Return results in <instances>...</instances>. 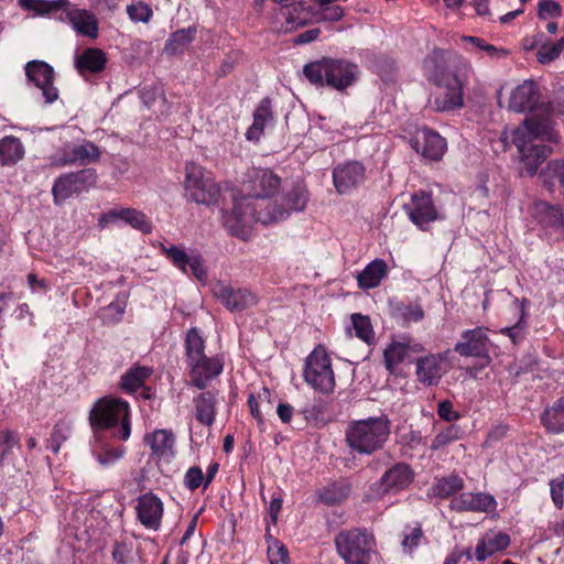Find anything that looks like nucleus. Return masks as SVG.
<instances>
[{
	"instance_id": "f257e3e1",
	"label": "nucleus",
	"mask_w": 564,
	"mask_h": 564,
	"mask_svg": "<svg viewBox=\"0 0 564 564\" xmlns=\"http://www.w3.org/2000/svg\"><path fill=\"white\" fill-rule=\"evenodd\" d=\"M553 115H564V86L553 93L547 104H542L538 112L525 118L520 126L506 129L501 133L505 142L516 145L521 162L529 175H534L540 165L551 154L552 148L544 144H534V140L558 143L561 134L556 129Z\"/></svg>"
},
{
	"instance_id": "f03ea898",
	"label": "nucleus",
	"mask_w": 564,
	"mask_h": 564,
	"mask_svg": "<svg viewBox=\"0 0 564 564\" xmlns=\"http://www.w3.org/2000/svg\"><path fill=\"white\" fill-rule=\"evenodd\" d=\"M423 69L436 87L432 101L435 110L453 111L464 106V90L474 76V68L467 59L434 50L423 61Z\"/></svg>"
},
{
	"instance_id": "7ed1b4c3",
	"label": "nucleus",
	"mask_w": 564,
	"mask_h": 564,
	"mask_svg": "<svg viewBox=\"0 0 564 564\" xmlns=\"http://www.w3.org/2000/svg\"><path fill=\"white\" fill-rule=\"evenodd\" d=\"M186 364L189 384L204 390L224 370L225 360L221 355L207 356L205 341L196 327L187 332L185 339Z\"/></svg>"
},
{
	"instance_id": "20e7f679",
	"label": "nucleus",
	"mask_w": 564,
	"mask_h": 564,
	"mask_svg": "<svg viewBox=\"0 0 564 564\" xmlns=\"http://www.w3.org/2000/svg\"><path fill=\"white\" fill-rule=\"evenodd\" d=\"M90 422L95 434L102 433L118 441L130 437L129 404L122 399L106 397L98 400L90 412Z\"/></svg>"
},
{
	"instance_id": "39448f33",
	"label": "nucleus",
	"mask_w": 564,
	"mask_h": 564,
	"mask_svg": "<svg viewBox=\"0 0 564 564\" xmlns=\"http://www.w3.org/2000/svg\"><path fill=\"white\" fill-rule=\"evenodd\" d=\"M303 74L313 85L327 86L343 91L357 82L359 68L355 63L345 58L323 57L306 64Z\"/></svg>"
},
{
	"instance_id": "423d86ee",
	"label": "nucleus",
	"mask_w": 564,
	"mask_h": 564,
	"mask_svg": "<svg viewBox=\"0 0 564 564\" xmlns=\"http://www.w3.org/2000/svg\"><path fill=\"white\" fill-rule=\"evenodd\" d=\"M390 430L386 415L352 421L346 430V442L351 451L370 455L384 446Z\"/></svg>"
},
{
	"instance_id": "0eeeda50",
	"label": "nucleus",
	"mask_w": 564,
	"mask_h": 564,
	"mask_svg": "<svg viewBox=\"0 0 564 564\" xmlns=\"http://www.w3.org/2000/svg\"><path fill=\"white\" fill-rule=\"evenodd\" d=\"M269 202H253L252 197H234L230 209L223 210V224L231 236L249 239L252 227L261 223L262 213L269 212Z\"/></svg>"
},
{
	"instance_id": "6e6552de",
	"label": "nucleus",
	"mask_w": 564,
	"mask_h": 564,
	"mask_svg": "<svg viewBox=\"0 0 564 564\" xmlns=\"http://www.w3.org/2000/svg\"><path fill=\"white\" fill-rule=\"evenodd\" d=\"M335 545L347 564H368L376 554L375 536L367 530H343L336 535Z\"/></svg>"
},
{
	"instance_id": "1a4fd4ad",
	"label": "nucleus",
	"mask_w": 564,
	"mask_h": 564,
	"mask_svg": "<svg viewBox=\"0 0 564 564\" xmlns=\"http://www.w3.org/2000/svg\"><path fill=\"white\" fill-rule=\"evenodd\" d=\"M304 380L315 391L328 394L334 391L335 376L325 347L316 346L305 359Z\"/></svg>"
},
{
	"instance_id": "9d476101",
	"label": "nucleus",
	"mask_w": 564,
	"mask_h": 564,
	"mask_svg": "<svg viewBox=\"0 0 564 564\" xmlns=\"http://www.w3.org/2000/svg\"><path fill=\"white\" fill-rule=\"evenodd\" d=\"M184 188L188 198L197 204H214L220 194L218 184L196 163L185 165Z\"/></svg>"
},
{
	"instance_id": "9b49d317",
	"label": "nucleus",
	"mask_w": 564,
	"mask_h": 564,
	"mask_svg": "<svg viewBox=\"0 0 564 564\" xmlns=\"http://www.w3.org/2000/svg\"><path fill=\"white\" fill-rule=\"evenodd\" d=\"M307 200L308 195L304 187H293L281 198V202H269V212L262 213L260 217L261 224L269 225L283 220L289 217L291 213L303 210Z\"/></svg>"
},
{
	"instance_id": "f8f14e48",
	"label": "nucleus",
	"mask_w": 564,
	"mask_h": 564,
	"mask_svg": "<svg viewBox=\"0 0 564 564\" xmlns=\"http://www.w3.org/2000/svg\"><path fill=\"white\" fill-rule=\"evenodd\" d=\"M162 253L183 273H191L200 282H206L207 270L199 252H187L184 248L171 245H161Z\"/></svg>"
},
{
	"instance_id": "ddd939ff",
	"label": "nucleus",
	"mask_w": 564,
	"mask_h": 564,
	"mask_svg": "<svg viewBox=\"0 0 564 564\" xmlns=\"http://www.w3.org/2000/svg\"><path fill=\"white\" fill-rule=\"evenodd\" d=\"M489 346L488 329L485 327H476L462 333L460 339L454 346V350L464 357L480 358L488 365L491 360Z\"/></svg>"
},
{
	"instance_id": "4468645a",
	"label": "nucleus",
	"mask_w": 564,
	"mask_h": 564,
	"mask_svg": "<svg viewBox=\"0 0 564 564\" xmlns=\"http://www.w3.org/2000/svg\"><path fill=\"white\" fill-rule=\"evenodd\" d=\"M448 351L427 354L415 360L416 380L424 387L437 386L447 372Z\"/></svg>"
},
{
	"instance_id": "2eb2a0df",
	"label": "nucleus",
	"mask_w": 564,
	"mask_h": 564,
	"mask_svg": "<svg viewBox=\"0 0 564 564\" xmlns=\"http://www.w3.org/2000/svg\"><path fill=\"white\" fill-rule=\"evenodd\" d=\"M404 210L411 221L421 229H426L438 218L431 195L423 191L411 195L410 202L404 204Z\"/></svg>"
},
{
	"instance_id": "dca6fc26",
	"label": "nucleus",
	"mask_w": 564,
	"mask_h": 564,
	"mask_svg": "<svg viewBox=\"0 0 564 564\" xmlns=\"http://www.w3.org/2000/svg\"><path fill=\"white\" fill-rule=\"evenodd\" d=\"M413 471L409 465L399 463L388 469L381 479L371 488L377 497L397 494L406 488L413 480Z\"/></svg>"
},
{
	"instance_id": "f3484780",
	"label": "nucleus",
	"mask_w": 564,
	"mask_h": 564,
	"mask_svg": "<svg viewBox=\"0 0 564 564\" xmlns=\"http://www.w3.org/2000/svg\"><path fill=\"white\" fill-rule=\"evenodd\" d=\"M25 75L41 91L47 104L58 98L57 88L53 86L54 69L43 61H31L25 65Z\"/></svg>"
},
{
	"instance_id": "a211bd4d",
	"label": "nucleus",
	"mask_w": 564,
	"mask_h": 564,
	"mask_svg": "<svg viewBox=\"0 0 564 564\" xmlns=\"http://www.w3.org/2000/svg\"><path fill=\"white\" fill-rule=\"evenodd\" d=\"M541 99L539 85L532 79H525L516 86L509 96L508 109L514 112H525L535 109L538 112Z\"/></svg>"
},
{
	"instance_id": "6ab92c4d",
	"label": "nucleus",
	"mask_w": 564,
	"mask_h": 564,
	"mask_svg": "<svg viewBox=\"0 0 564 564\" xmlns=\"http://www.w3.org/2000/svg\"><path fill=\"white\" fill-rule=\"evenodd\" d=\"M412 148L424 159L438 161L446 152L447 142L438 132L423 128L415 132L412 139Z\"/></svg>"
},
{
	"instance_id": "aec40b11",
	"label": "nucleus",
	"mask_w": 564,
	"mask_h": 564,
	"mask_svg": "<svg viewBox=\"0 0 564 564\" xmlns=\"http://www.w3.org/2000/svg\"><path fill=\"white\" fill-rule=\"evenodd\" d=\"M212 290L214 296L231 312L247 310L257 303V296L246 289H234L223 282H217Z\"/></svg>"
},
{
	"instance_id": "412c9836",
	"label": "nucleus",
	"mask_w": 564,
	"mask_h": 564,
	"mask_svg": "<svg viewBox=\"0 0 564 564\" xmlns=\"http://www.w3.org/2000/svg\"><path fill=\"white\" fill-rule=\"evenodd\" d=\"M365 166L358 161L340 163L333 169V183L339 194H348L365 178Z\"/></svg>"
},
{
	"instance_id": "4be33fe9",
	"label": "nucleus",
	"mask_w": 564,
	"mask_h": 564,
	"mask_svg": "<svg viewBox=\"0 0 564 564\" xmlns=\"http://www.w3.org/2000/svg\"><path fill=\"white\" fill-rule=\"evenodd\" d=\"M137 518L149 530H159L163 518L164 507L162 500L154 494L140 496L135 505Z\"/></svg>"
},
{
	"instance_id": "5701e85b",
	"label": "nucleus",
	"mask_w": 564,
	"mask_h": 564,
	"mask_svg": "<svg viewBox=\"0 0 564 564\" xmlns=\"http://www.w3.org/2000/svg\"><path fill=\"white\" fill-rule=\"evenodd\" d=\"M281 180L271 170L253 169L249 174L248 189L253 202H267L265 198L274 194L280 187Z\"/></svg>"
},
{
	"instance_id": "b1692460",
	"label": "nucleus",
	"mask_w": 564,
	"mask_h": 564,
	"mask_svg": "<svg viewBox=\"0 0 564 564\" xmlns=\"http://www.w3.org/2000/svg\"><path fill=\"white\" fill-rule=\"evenodd\" d=\"M449 507L457 512H492L497 508L495 497L486 492H463L451 500Z\"/></svg>"
},
{
	"instance_id": "393cba45",
	"label": "nucleus",
	"mask_w": 564,
	"mask_h": 564,
	"mask_svg": "<svg viewBox=\"0 0 564 564\" xmlns=\"http://www.w3.org/2000/svg\"><path fill=\"white\" fill-rule=\"evenodd\" d=\"M423 350L422 344L413 341L408 337L393 339L383 350L384 366L390 373H393L397 367L404 361L409 352L419 354Z\"/></svg>"
},
{
	"instance_id": "a878e982",
	"label": "nucleus",
	"mask_w": 564,
	"mask_h": 564,
	"mask_svg": "<svg viewBox=\"0 0 564 564\" xmlns=\"http://www.w3.org/2000/svg\"><path fill=\"white\" fill-rule=\"evenodd\" d=\"M19 7L36 15H51L63 22H70L68 0H18Z\"/></svg>"
},
{
	"instance_id": "bb28decb",
	"label": "nucleus",
	"mask_w": 564,
	"mask_h": 564,
	"mask_svg": "<svg viewBox=\"0 0 564 564\" xmlns=\"http://www.w3.org/2000/svg\"><path fill=\"white\" fill-rule=\"evenodd\" d=\"M511 543L509 534L500 531H489L477 542L475 558L484 562L498 552L505 551Z\"/></svg>"
},
{
	"instance_id": "cd10ccee",
	"label": "nucleus",
	"mask_w": 564,
	"mask_h": 564,
	"mask_svg": "<svg viewBox=\"0 0 564 564\" xmlns=\"http://www.w3.org/2000/svg\"><path fill=\"white\" fill-rule=\"evenodd\" d=\"M107 61V55L102 50L89 47L76 57L75 67L79 75L87 79L90 75L101 73Z\"/></svg>"
},
{
	"instance_id": "c85d7f7f",
	"label": "nucleus",
	"mask_w": 564,
	"mask_h": 564,
	"mask_svg": "<svg viewBox=\"0 0 564 564\" xmlns=\"http://www.w3.org/2000/svg\"><path fill=\"white\" fill-rule=\"evenodd\" d=\"M109 435L95 434V441L91 445L93 456L97 459L99 465L108 468L117 463L124 455V448L121 446H113L107 438Z\"/></svg>"
},
{
	"instance_id": "c756f323",
	"label": "nucleus",
	"mask_w": 564,
	"mask_h": 564,
	"mask_svg": "<svg viewBox=\"0 0 564 564\" xmlns=\"http://www.w3.org/2000/svg\"><path fill=\"white\" fill-rule=\"evenodd\" d=\"M144 441L159 459L169 462L173 458L175 437L172 431L155 430L152 433H148Z\"/></svg>"
},
{
	"instance_id": "7c9ffc66",
	"label": "nucleus",
	"mask_w": 564,
	"mask_h": 564,
	"mask_svg": "<svg viewBox=\"0 0 564 564\" xmlns=\"http://www.w3.org/2000/svg\"><path fill=\"white\" fill-rule=\"evenodd\" d=\"M217 393L214 391H203L194 399V410L196 420L205 425L212 426L216 419Z\"/></svg>"
},
{
	"instance_id": "2f4dec72",
	"label": "nucleus",
	"mask_w": 564,
	"mask_h": 564,
	"mask_svg": "<svg viewBox=\"0 0 564 564\" xmlns=\"http://www.w3.org/2000/svg\"><path fill=\"white\" fill-rule=\"evenodd\" d=\"M541 423L549 433L564 434V395L544 409Z\"/></svg>"
},
{
	"instance_id": "473e14b6",
	"label": "nucleus",
	"mask_w": 564,
	"mask_h": 564,
	"mask_svg": "<svg viewBox=\"0 0 564 564\" xmlns=\"http://www.w3.org/2000/svg\"><path fill=\"white\" fill-rule=\"evenodd\" d=\"M273 113L271 107V100L269 98H263L253 113V123L246 132V137L248 140H259L263 130L267 126L272 123Z\"/></svg>"
},
{
	"instance_id": "72a5a7b5",
	"label": "nucleus",
	"mask_w": 564,
	"mask_h": 564,
	"mask_svg": "<svg viewBox=\"0 0 564 564\" xmlns=\"http://www.w3.org/2000/svg\"><path fill=\"white\" fill-rule=\"evenodd\" d=\"M387 273L388 265L386 261L382 259H375L358 274V285L364 290L373 289L380 284Z\"/></svg>"
},
{
	"instance_id": "f704fd0d",
	"label": "nucleus",
	"mask_w": 564,
	"mask_h": 564,
	"mask_svg": "<svg viewBox=\"0 0 564 564\" xmlns=\"http://www.w3.org/2000/svg\"><path fill=\"white\" fill-rule=\"evenodd\" d=\"M24 156V147L14 135H6L0 140V164L2 166L15 165Z\"/></svg>"
},
{
	"instance_id": "c9c22d12",
	"label": "nucleus",
	"mask_w": 564,
	"mask_h": 564,
	"mask_svg": "<svg viewBox=\"0 0 564 564\" xmlns=\"http://www.w3.org/2000/svg\"><path fill=\"white\" fill-rule=\"evenodd\" d=\"M282 14L285 19L286 32H292L300 26H304L313 19L311 9L301 2L286 6L283 9Z\"/></svg>"
},
{
	"instance_id": "e433bc0d",
	"label": "nucleus",
	"mask_w": 564,
	"mask_h": 564,
	"mask_svg": "<svg viewBox=\"0 0 564 564\" xmlns=\"http://www.w3.org/2000/svg\"><path fill=\"white\" fill-rule=\"evenodd\" d=\"M73 29L78 34L95 40L99 34V21L95 14L85 10L73 11Z\"/></svg>"
},
{
	"instance_id": "4c0bfd02",
	"label": "nucleus",
	"mask_w": 564,
	"mask_h": 564,
	"mask_svg": "<svg viewBox=\"0 0 564 564\" xmlns=\"http://www.w3.org/2000/svg\"><path fill=\"white\" fill-rule=\"evenodd\" d=\"M535 213L539 221L546 228L554 230H564V217L560 208L551 206L546 203L535 205Z\"/></svg>"
},
{
	"instance_id": "58836bf2",
	"label": "nucleus",
	"mask_w": 564,
	"mask_h": 564,
	"mask_svg": "<svg viewBox=\"0 0 564 564\" xmlns=\"http://www.w3.org/2000/svg\"><path fill=\"white\" fill-rule=\"evenodd\" d=\"M152 369L145 366H134L131 367L122 377H121V388L127 393H133L140 388H142L145 381L151 377Z\"/></svg>"
},
{
	"instance_id": "ea45409f",
	"label": "nucleus",
	"mask_w": 564,
	"mask_h": 564,
	"mask_svg": "<svg viewBox=\"0 0 564 564\" xmlns=\"http://www.w3.org/2000/svg\"><path fill=\"white\" fill-rule=\"evenodd\" d=\"M464 488V480L457 475L437 479L432 487V492L438 498H448Z\"/></svg>"
},
{
	"instance_id": "a19ab883",
	"label": "nucleus",
	"mask_w": 564,
	"mask_h": 564,
	"mask_svg": "<svg viewBox=\"0 0 564 564\" xmlns=\"http://www.w3.org/2000/svg\"><path fill=\"white\" fill-rule=\"evenodd\" d=\"M194 39V31L178 30L171 34L165 43L164 51L169 55H177L183 53Z\"/></svg>"
},
{
	"instance_id": "79ce46f5",
	"label": "nucleus",
	"mask_w": 564,
	"mask_h": 564,
	"mask_svg": "<svg viewBox=\"0 0 564 564\" xmlns=\"http://www.w3.org/2000/svg\"><path fill=\"white\" fill-rule=\"evenodd\" d=\"M99 158V148L90 141H83L82 143L73 147V164H89L97 162Z\"/></svg>"
},
{
	"instance_id": "37998d69",
	"label": "nucleus",
	"mask_w": 564,
	"mask_h": 564,
	"mask_svg": "<svg viewBox=\"0 0 564 564\" xmlns=\"http://www.w3.org/2000/svg\"><path fill=\"white\" fill-rule=\"evenodd\" d=\"M350 492V487L346 482H334L325 487L319 499L327 505H335L345 500Z\"/></svg>"
},
{
	"instance_id": "c03bdc74",
	"label": "nucleus",
	"mask_w": 564,
	"mask_h": 564,
	"mask_svg": "<svg viewBox=\"0 0 564 564\" xmlns=\"http://www.w3.org/2000/svg\"><path fill=\"white\" fill-rule=\"evenodd\" d=\"M351 327L355 335L367 344H370L375 339V332L370 319L361 314L351 315Z\"/></svg>"
},
{
	"instance_id": "a18cd8bd",
	"label": "nucleus",
	"mask_w": 564,
	"mask_h": 564,
	"mask_svg": "<svg viewBox=\"0 0 564 564\" xmlns=\"http://www.w3.org/2000/svg\"><path fill=\"white\" fill-rule=\"evenodd\" d=\"M543 182L549 186L564 184V161L553 160L542 170Z\"/></svg>"
},
{
	"instance_id": "49530a36",
	"label": "nucleus",
	"mask_w": 564,
	"mask_h": 564,
	"mask_svg": "<svg viewBox=\"0 0 564 564\" xmlns=\"http://www.w3.org/2000/svg\"><path fill=\"white\" fill-rule=\"evenodd\" d=\"M96 171L91 167H86L77 172H73V193H80L88 191L96 184Z\"/></svg>"
},
{
	"instance_id": "de8ad7c7",
	"label": "nucleus",
	"mask_w": 564,
	"mask_h": 564,
	"mask_svg": "<svg viewBox=\"0 0 564 564\" xmlns=\"http://www.w3.org/2000/svg\"><path fill=\"white\" fill-rule=\"evenodd\" d=\"M394 312L405 324L420 322L424 317L423 308L417 303H400L395 306Z\"/></svg>"
},
{
	"instance_id": "09e8293b",
	"label": "nucleus",
	"mask_w": 564,
	"mask_h": 564,
	"mask_svg": "<svg viewBox=\"0 0 564 564\" xmlns=\"http://www.w3.org/2000/svg\"><path fill=\"white\" fill-rule=\"evenodd\" d=\"M124 224L131 226L132 228L140 230L143 234H150L152 231V224L148 219L144 213L137 210L134 208H129Z\"/></svg>"
},
{
	"instance_id": "8fccbe9b",
	"label": "nucleus",
	"mask_w": 564,
	"mask_h": 564,
	"mask_svg": "<svg viewBox=\"0 0 564 564\" xmlns=\"http://www.w3.org/2000/svg\"><path fill=\"white\" fill-rule=\"evenodd\" d=\"M127 13L133 22L148 23L153 15L151 7L142 1H138L127 7Z\"/></svg>"
},
{
	"instance_id": "3c124183",
	"label": "nucleus",
	"mask_w": 564,
	"mask_h": 564,
	"mask_svg": "<svg viewBox=\"0 0 564 564\" xmlns=\"http://www.w3.org/2000/svg\"><path fill=\"white\" fill-rule=\"evenodd\" d=\"M269 540L268 558L270 564H289V553L286 547L271 536Z\"/></svg>"
},
{
	"instance_id": "603ef678",
	"label": "nucleus",
	"mask_w": 564,
	"mask_h": 564,
	"mask_svg": "<svg viewBox=\"0 0 564 564\" xmlns=\"http://www.w3.org/2000/svg\"><path fill=\"white\" fill-rule=\"evenodd\" d=\"M56 204H63L70 197V174L58 177L52 188Z\"/></svg>"
},
{
	"instance_id": "864d4df0",
	"label": "nucleus",
	"mask_w": 564,
	"mask_h": 564,
	"mask_svg": "<svg viewBox=\"0 0 564 564\" xmlns=\"http://www.w3.org/2000/svg\"><path fill=\"white\" fill-rule=\"evenodd\" d=\"M459 429L455 425L447 426L434 437L431 448L437 451L459 438Z\"/></svg>"
},
{
	"instance_id": "5fc2aeb1",
	"label": "nucleus",
	"mask_w": 564,
	"mask_h": 564,
	"mask_svg": "<svg viewBox=\"0 0 564 564\" xmlns=\"http://www.w3.org/2000/svg\"><path fill=\"white\" fill-rule=\"evenodd\" d=\"M562 13L558 2L554 0H540L538 4V14L541 19L556 18Z\"/></svg>"
},
{
	"instance_id": "6e6d98bb",
	"label": "nucleus",
	"mask_w": 564,
	"mask_h": 564,
	"mask_svg": "<svg viewBox=\"0 0 564 564\" xmlns=\"http://www.w3.org/2000/svg\"><path fill=\"white\" fill-rule=\"evenodd\" d=\"M551 486V498L557 509H561L564 505V474L556 479H552Z\"/></svg>"
},
{
	"instance_id": "4d7b16f0",
	"label": "nucleus",
	"mask_w": 564,
	"mask_h": 564,
	"mask_svg": "<svg viewBox=\"0 0 564 564\" xmlns=\"http://www.w3.org/2000/svg\"><path fill=\"white\" fill-rule=\"evenodd\" d=\"M205 482L204 474L199 467L193 466L188 468L184 476V485L189 490H195Z\"/></svg>"
},
{
	"instance_id": "13d9d810",
	"label": "nucleus",
	"mask_w": 564,
	"mask_h": 564,
	"mask_svg": "<svg viewBox=\"0 0 564 564\" xmlns=\"http://www.w3.org/2000/svg\"><path fill=\"white\" fill-rule=\"evenodd\" d=\"M131 551V544L117 541L112 547V558L118 564H127L130 560Z\"/></svg>"
},
{
	"instance_id": "bf43d9fd",
	"label": "nucleus",
	"mask_w": 564,
	"mask_h": 564,
	"mask_svg": "<svg viewBox=\"0 0 564 564\" xmlns=\"http://www.w3.org/2000/svg\"><path fill=\"white\" fill-rule=\"evenodd\" d=\"M343 15L344 10L340 6H325L318 11V20L323 21H338Z\"/></svg>"
},
{
	"instance_id": "052dcab7",
	"label": "nucleus",
	"mask_w": 564,
	"mask_h": 564,
	"mask_svg": "<svg viewBox=\"0 0 564 564\" xmlns=\"http://www.w3.org/2000/svg\"><path fill=\"white\" fill-rule=\"evenodd\" d=\"M422 535V530L420 528L411 529V532L405 534L402 541L404 551L411 553L419 545Z\"/></svg>"
},
{
	"instance_id": "680f3d73",
	"label": "nucleus",
	"mask_w": 564,
	"mask_h": 564,
	"mask_svg": "<svg viewBox=\"0 0 564 564\" xmlns=\"http://www.w3.org/2000/svg\"><path fill=\"white\" fill-rule=\"evenodd\" d=\"M0 442L4 446L3 455H8L11 449L18 444V435L9 430L0 431Z\"/></svg>"
},
{
	"instance_id": "e2e57ef3",
	"label": "nucleus",
	"mask_w": 564,
	"mask_h": 564,
	"mask_svg": "<svg viewBox=\"0 0 564 564\" xmlns=\"http://www.w3.org/2000/svg\"><path fill=\"white\" fill-rule=\"evenodd\" d=\"M437 414L445 421H455L459 417L458 413L454 411L453 404L449 401H442L438 403Z\"/></svg>"
},
{
	"instance_id": "0e129e2a",
	"label": "nucleus",
	"mask_w": 564,
	"mask_h": 564,
	"mask_svg": "<svg viewBox=\"0 0 564 564\" xmlns=\"http://www.w3.org/2000/svg\"><path fill=\"white\" fill-rule=\"evenodd\" d=\"M268 394V390H263V397H267ZM262 394H259L258 397H254L253 394H251L248 399V404H249V408H250V412L252 414V416L258 421V423H262L263 422V417H262V414H261V411H260V408H259V403L260 401H262Z\"/></svg>"
},
{
	"instance_id": "69168bd1",
	"label": "nucleus",
	"mask_w": 564,
	"mask_h": 564,
	"mask_svg": "<svg viewBox=\"0 0 564 564\" xmlns=\"http://www.w3.org/2000/svg\"><path fill=\"white\" fill-rule=\"evenodd\" d=\"M28 283L33 293L45 294L48 290L47 283L44 279H37L36 274H28Z\"/></svg>"
},
{
	"instance_id": "338daca9",
	"label": "nucleus",
	"mask_w": 564,
	"mask_h": 564,
	"mask_svg": "<svg viewBox=\"0 0 564 564\" xmlns=\"http://www.w3.org/2000/svg\"><path fill=\"white\" fill-rule=\"evenodd\" d=\"M63 429H67L66 424L58 423L55 425L54 432L52 434L51 448L55 453H57L59 449V441L67 440V436L62 433Z\"/></svg>"
},
{
	"instance_id": "774afa93",
	"label": "nucleus",
	"mask_w": 564,
	"mask_h": 564,
	"mask_svg": "<svg viewBox=\"0 0 564 564\" xmlns=\"http://www.w3.org/2000/svg\"><path fill=\"white\" fill-rule=\"evenodd\" d=\"M524 325L521 324V321L517 323L512 327H506L501 329V333L509 336L513 344H517L519 340L523 338Z\"/></svg>"
}]
</instances>
